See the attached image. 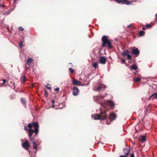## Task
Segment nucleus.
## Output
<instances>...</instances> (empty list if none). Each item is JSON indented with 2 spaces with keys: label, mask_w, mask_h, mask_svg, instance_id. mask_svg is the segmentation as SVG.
Wrapping results in <instances>:
<instances>
[{
  "label": "nucleus",
  "mask_w": 157,
  "mask_h": 157,
  "mask_svg": "<svg viewBox=\"0 0 157 157\" xmlns=\"http://www.w3.org/2000/svg\"><path fill=\"white\" fill-rule=\"evenodd\" d=\"M28 127L29 128L28 132L30 140L32 142L33 149H36L37 147L35 142L34 137L39 132V125L37 122H32L28 124Z\"/></svg>",
  "instance_id": "obj_1"
},
{
  "label": "nucleus",
  "mask_w": 157,
  "mask_h": 157,
  "mask_svg": "<svg viewBox=\"0 0 157 157\" xmlns=\"http://www.w3.org/2000/svg\"><path fill=\"white\" fill-rule=\"evenodd\" d=\"M101 40L102 42V47H105L110 49H112L113 48V46L110 41L108 39L107 36H103Z\"/></svg>",
  "instance_id": "obj_2"
},
{
  "label": "nucleus",
  "mask_w": 157,
  "mask_h": 157,
  "mask_svg": "<svg viewBox=\"0 0 157 157\" xmlns=\"http://www.w3.org/2000/svg\"><path fill=\"white\" fill-rule=\"evenodd\" d=\"M108 116L106 115L105 112V111L100 114H99V120L103 121V123H105L106 124H107L108 121L106 120Z\"/></svg>",
  "instance_id": "obj_3"
},
{
  "label": "nucleus",
  "mask_w": 157,
  "mask_h": 157,
  "mask_svg": "<svg viewBox=\"0 0 157 157\" xmlns=\"http://www.w3.org/2000/svg\"><path fill=\"white\" fill-rule=\"evenodd\" d=\"M121 55L124 57L127 56V58L128 60H131L132 59V56L129 54V51L128 50L123 51L121 53Z\"/></svg>",
  "instance_id": "obj_4"
},
{
  "label": "nucleus",
  "mask_w": 157,
  "mask_h": 157,
  "mask_svg": "<svg viewBox=\"0 0 157 157\" xmlns=\"http://www.w3.org/2000/svg\"><path fill=\"white\" fill-rule=\"evenodd\" d=\"M116 2L117 3H121L122 4H125L127 5H132V2L127 0H116Z\"/></svg>",
  "instance_id": "obj_5"
},
{
  "label": "nucleus",
  "mask_w": 157,
  "mask_h": 157,
  "mask_svg": "<svg viewBox=\"0 0 157 157\" xmlns=\"http://www.w3.org/2000/svg\"><path fill=\"white\" fill-rule=\"evenodd\" d=\"M21 145L22 147L26 150H28L30 147L29 143L28 140H26L24 143H22Z\"/></svg>",
  "instance_id": "obj_6"
},
{
  "label": "nucleus",
  "mask_w": 157,
  "mask_h": 157,
  "mask_svg": "<svg viewBox=\"0 0 157 157\" xmlns=\"http://www.w3.org/2000/svg\"><path fill=\"white\" fill-rule=\"evenodd\" d=\"M79 91L77 87H74L73 88V94L75 96L77 95L79 93Z\"/></svg>",
  "instance_id": "obj_7"
},
{
  "label": "nucleus",
  "mask_w": 157,
  "mask_h": 157,
  "mask_svg": "<svg viewBox=\"0 0 157 157\" xmlns=\"http://www.w3.org/2000/svg\"><path fill=\"white\" fill-rule=\"evenodd\" d=\"M132 53L137 56L140 54V51L137 48H136L135 49H133L132 50Z\"/></svg>",
  "instance_id": "obj_8"
},
{
  "label": "nucleus",
  "mask_w": 157,
  "mask_h": 157,
  "mask_svg": "<svg viewBox=\"0 0 157 157\" xmlns=\"http://www.w3.org/2000/svg\"><path fill=\"white\" fill-rule=\"evenodd\" d=\"M117 117V116L114 113H111L109 115V119L110 121L115 120Z\"/></svg>",
  "instance_id": "obj_9"
},
{
  "label": "nucleus",
  "mask_w": 157,
  "mask_h": 157,
  "mask_svg": "<svg viewBox=\"0 0 157 157\" xmlns=\"http://www.w3.org/2000/svg\"><path fill=\"white\" fill-rule=\"evenodd\" d=\"M107 61L106 58L104 57L101 56L99 59V62L102 64H105Z\"/></svg>",
  "instance_id": "obj_10"
},
{
  "label": "nucleus",
  "mask_w": 157,
  "mask_h": 157,
  "mask_svg": "<svg viewBox=\"0 0 157 157\" xmlns=\"http://www.w3.org/2000/svg\"><path fill=\"white\" fill-rule=\"evenodd\" d=\"M105 88L106 86L104 84L99 83V91L101 90L103 91L105 90Z\"/></svg>",
  "instance_id": "obj_11"
},
{
  "label": "nucleus",
  "mask_w": 157,
  "mask_h": 157,
  "mask_svg": "<svg viewBox=\"0 0 157 157\" xmlns=\"http://www.w3.org/2000/svg\"><path fill=\"white\" fill-rule=\"evenodd\" d=\"M157 99V93H154L149 98L148 100L151 99Z\"/></svg>",
  "instance_id": "obj_12"
},
{
  "label": "nucleus",
  "mask_w": 157,
  "mask_h": 157,
  "mask_svg": "<svg viewBox=\"0 0 157 157\" xmlns=\"http://www.w3.org/2000/svg\"><path fill=\"white\" fill-rule=\"evenodd\" d=\"M72 83L74 85H80L81 83V82L75 79H74L73 80Z\"/></svg>",
  "instance_id": "obj_13"
},
{
  "label": "nucleus",
  "mask_w": 157,
  "mask_h": 157,
  "mask_svg": "<svg viewBox=\"0 0 157 157\" xmlns=\"http://www.w3.org/2000/svg\"><path fill=\"white\" fill-rule=\"evenodd\" d=\"M130 149H127L125 148L124 149L123 151L125 155L127 156L130 152Z\"/></svg>",
  "instance_id": "obj_14"
},
{
  "label": "nucleus",
  "mask_w": 157,
  "mask_h": 157,
  "mask_svg": "<svg viewBox=\"0 0 157 157\" xmlns=\"http://www.w3.org/2000/svg\"><path fill=\"white\" fill-rule=\"evenodd\" d=\"M33 60L32 58H30L29 57L28 58L27 61V64L29 65V66H30L31 65L33 61Z\"/></svg>",
  "instance_id": "obj_15"
},
{
  "label": "nucleus",
  "mask_w": 157,
  "mask_h": 157,
  "mask_svg": "<svg viewBox=\"0 0 157 157\" xmlns=\"http://www.w3.org/2000/svg\"><path fill=\"white\" fill-rule=\"evenodd\" d=\"M21 101L25 107H26V101L24 98H21Z\"/></svg>",
  "instance_id": "obj_16"
},
{
  "label": "nucleus",
  "mask_w": 157,
  "mask_h": 157,
  "mask_svg": "<svg viewBox=\"0 0 157 157\" xmlns=\"http://www.w3.org/2000/svg\"><path fill=\"white\" fill-rule=\"evenodd\" d=\"M91 117L92 119H94L95 120H98V114H95L94 115L92 114L91 115Z\"/></svg>",
  "instance_id": "obj_17"
},
{
  "label": "nucleus",
  "mask_w": 157,
  "mask_h": 157,
  "mask_svg": "<svg viewBox=\"0 0 157 157\" xmlns=\"http://www.w3.org/2000/svg\"><path fill=\"white\" fill-rule=\"evenodd\" d=\"M96 85H97V84L94 83L93 85L94 87L93 88V89L94 91H98V86Z\"/></svg>",
  "instance_id": "obj_18"
},
{
  "label": "nucleus",
  "mask_w": 157,
  "mask_h": 157,
  "mask_svg": "<svg viewBox=\"0 0 157 157\" xmlns=\"http://www.w3.org/2000/svg\"><path fill=\"white\" fill-rule=\"evenodd\" d=\"M146 140V137L145 136H141V141L142 143H144Z\"/></svg>",
  "instance_id": "obj_19"
},
{
  "label": "nucleus",
  "mask_w": 157,
  "mask_h": 157,
  "mask_svg": "<svg viewBox=\"0 0 157 157\" xmlns=\"http://www.w3.org/2000/svg\"><path fill=\"white\" fill-rule=\"evenodd\" d=\"M141 78L140 77H138L136 78H134V81L136 82H138L140 81L141 80Z\"/></svg>",
  "instance_id": "obj_20"
},
{
  "label": "nucleus",
  "mask_w": 157,
  "mask_h": 157,
  "mask_svg": "<svg viewBox=\"0 0 157 157\" xmlns=\"http://www.w3.org/2000/svg\"><path fill=\"white\" fill-rule=\"evenodd\" d=\"M131 69L135 70L137 69V67L135 64H134L131 67Z\"/></svg>",
  "instance_id": "obj_21"
},
{
  "label": "nucleus",
  "mask_w": 157,
  "mask_h": 157,
  "mask_svg": "<svg viewBox=\"0 0 157 157\" xmlns=\"http://www.w3.org/2000/svg\"><path fill=\"white\" fill-rule=\"evenodd\" d=\"M145 33L144 31H141L139 33V36H143L144 34Z\"/></svg>",
  "instance_id": "obj_22"
},
{
  "label": "nucleus",
  "mask_w": 157,
  "mask_h": 157,
  "mask_svg": "<svg viewBox=\"0 0 157 157\" xmlns=\"http://www.w3.org/2000/svg\"><path fill=\"white\" fill-rule=\"evenodd\" d=\"M98 65V63L97 62H94L93 63V66L95 67V68H96L97 67V66Z\"/></svg>",
  "instance_id": "obj_23"
},
{
  "label": "nucleus",
  "mask_w": 157,
  "mask_h": 157,
  "mask_svg": "<svg viewBox=\"0 0 157 157\" xmlns=\"http://www.w3.org/2000/svg\"><path fill=\"white\" fill-rule=\"evenodd\" d=\"M109 103L111 107H113V106L114 104L113 103L112 101H110L109 102Z\"/></svg>",
  "instance_id": "obj_24"
},
{
  "label": "nucleus",
  "mask_w": 157,
  "mask_h": 157,
  "mask_svg": "<svg viewBox=\"0 0 157 157\" xmlns=\"http://www.w3.org/2000/svg\"><path fill=\"white\" fill-rule=\"evenodd\" d=\"M94 100L96 101L97 103L98 102V98L97 96H94Z\"/></svg>",
  "instance_id": "obj_25"
},
{
  "label": "nucleus",
  "mask_w": 157,
  "mask_h": 157,
  "mask_svg": "<svg viewBox=\"0 0 157 157\" xmlns=\"http://www.w3.org/2000/svg\"><path fill=\"white\" fill-rule=\"evenodd\" d=\"M45 87L49 90H50L51 89V87H50V85L49 84H47Z\"/></svg>",
  "instance_id": "obj_26"
},
{
  "label": "nucleus",
  "mask_w": 157,
  "mask_h": 157,
  "mask_svg": "<svg viewBox=\"0 0 157 157\" xmlns=\"http://www.w3.org/2000/svg\"><path fill=\"white\" fill-rule=\"evenodd\" d=\"M69 70L70 72L71 73H73L74 72V70L71 68H69Z\"/></svg>",
  "instance_id": "obj_27"
},
{
  "label": "nucleus",
  "mask_w": 157,
  "mask_h": 157,
  "mask_svg": "<svg viewBox=\"0 0 157 157\" xmlns=\"http://www.w3.org/2000/svg\"><path fill=\"white\" fill-rule=\"evenodd\" d=\"M146 26L147 28H150L151 27L152 25L150 24H148L146 25Z\"/></svg>",
  "instance_id": "obj_28"
},
{
  "label": "nucleus",
  "mask_w": 157,
  "mask_h": 157,
  "mask_svg": "<svg viewBox=\"0 0 157 157\" xmlns=\"http://www.w3.org/2000/svg\"><path fill=\"white\" fill-rule=\"evenodd\" d=\"M121 61H122L124 64H126V62L125 61V59L124 58H122L121 59Z\"/></svg>",
  "instance_id": "obj_29"
},
{
  "label": "nucleus",
  "mask_w": 157,
  "mask_h": 157,
  "mask_svg": "<svg viewBox=\"0 0 157 157\" xmlns=\"http://www.w3.org/2000/svg\"><path fill=\"white\" fill-rule=\"evenodd\" d=\"M21 31H22L24 30V29L22 27H20L18 28Z\"/></svg>",
  "instance_id": "obj_30"
},
{
  "label": "nucleus",
  "mask_w": 157,
  "mask_h": 157,
  "mask_svg": "<svg viewBox=\"0 0 157 157\" xmlns=\"http://www.w3.org/2000/svg\"><path fill=\"white\" fill-rule=\"evenodd\" d=\"M22 44L23 43L22 42H21L19 43V46L21 48H22Z\"/></svg>",
  "instance_id": "obj_31"
},
{
  "label": "nucleus",
  "mask_w": 157,
  "mask_h": 157,
  "mask_svg": "<svg viewBox=\"0 0 157 157\" xmlns=\"http://www.w3.org/2000/svg\"><path fill=\"white\" fill-rule=\"evenodd\" d=\"M44 93H45V96L47 97L48 96V92L46 90L44 91Z\"/></svg>",
  "instance_id": "obj_32"
},
{
  "label": "nucleus",
  "mask_w": 157,
  "mask_h": 157,
  "mask_svg": "<svg viewBox=\"0 0 157 157\" xmlns=\"http://www.w3.org/2000/svg\"><path fill=\"white\" fill-rule=\"evenodd\" d=\"M130 157H135L134 153H131V154L130 155Z\"/></svg>",
  "instance_id": "obj_33"
},
{
  "label": "nucleus",
  "mask_w": 157,
  "mask_h": 157,
  "mask_svg": "<svg viewBox=\"0 0 157 157\" xmlns=\"http://www.w3.org/2000/svg\"><path fill=\"white\" fill-rule=\"evenodd\" d=\"M24 129L25 131H27V130L28 131V130L29 129H28V128H27L26 127V126H24Z\"/></svg>",
  "instance_id": "obj_34"
},
{
  "label": "nucleus",
  "mask_w": 157,
  "mask_h": 157,
  "mask_svg": "<svg viewBox=\"0 0 157 157\" xmlns=\"http://www.w3.org/2000/svg\"><path fill=\"white\" fill-rule=\"evenodd\" d=\"M59 90V89L58 87H57L56 88L55 90H54L56 91H58Z\"/></svg>",
  "instance_id": "obj_35"
},
{
  "label": "nucleus",
  "mask_w": 157,
  "mask_h": 157,
  "mask_svg": "<svg viewBox=\"0 0 157 157\" xmlns=\"http://www.w3.org/2000/svg\"><path fill=\"white\" fill-rule=\"evenodd\" d=\"M5 7V5H2L1 4H0V7Z\"/></svg>",
  "instance_id": "obj_36"
},
{
  "label": "nucleus",
  "mask_w": 157,
  "mask_h": 157,
  "mask_svg": "<svg viewBox=\"0 0 157 157\" xmlns=\"http://www.w3.org/2000/svg\"><path fill=\"white\" fill-rule=\"evenodd\" d=\"M99 97L101 99H103L104 98V96H103L100 95L99 96Z\"/></svg>",
  "instance_id": "obj_37"
},
{
  "label": "nucleus",
  "mask_w": 157,
  "mask_h": 157,
  "mask_svg": "<svg viewBox=\"0 0 157 157\" xmlns=\"http://www.w3.org/2000/svg\"><path fill=\"white\" fill-rule=\"evenodd\" d=\"M126 156H127L126 155H120L119 157H126Z\"/></svg>",
  "instance_id": "obj_38"
},
{
  "label": "nucleus",
  "mask_w": 157,
  "mask_h": 157,
  "mask_svg": "<svg viewBox=\"0 0 157 157\" xmlns=\"http://www.w3.org/2000/svg\"><path fill=\"white\" fill-rule=\"evenodd\" d=\"M132 25H129L128 26V28H129L130 27H132Z\"/></svg>",
  "instance_id": "obj_39"
},
{
  "label": "nucleus",
  "mask_w": 157,
  "mask_h": 157,
  "mask_svg": "<svg viewBox=\"0 0 157 157\" xmlns=\"http://www.w3.org/2000/svg\"><path fill=\"white\" fill-rule=\"evenodd\" d=\"M52 102L53 104H54L55 103V101L54 100H52Z\"/></svg>",
  "instance_id": "obj_40"
},
{
  "label": "nucleus",
  "mask_w": 157,
  "mask_h": 157,
  "mask_svg": "<svg viewBox=\"0 0 157 157\" xmlns=\"http://www.w3.org/2000/svg\"><path fill=\"white\" fill-rule=\"evenodd\" d=\"M25 80H26V78H25V76H24V78H23V81L24 82H25Z\"/></svg>",
  "instance_id": "obj_41"
},
{
  "label": "nucleus",
  "mask_w": 157,
  "mask_h": 157,
  "mask_svg": "<svg viewBox=\"0 0 157 157\" xmlns=\"http://www.w3.org/2000/svg\"><path fill=\"white\" fill-rule=\"evenodd\" d=\"M2 81H3V82H4V83H5L6 82V80H5V79H3V80H2Z\"/></svg>",
  "instance_id": "obj_42"
},
{
  "label": "nucleus",
  "mask_w": 157,
  "mask_h": 157,
  "mask_svg": "<svg viewBox=\"0 0 157 157\" xmlns=\"http://www.w3.org/2000/svg\"><path fill=\"white\" fill-rule=\"evenodd\" d=\"M155 17H156V19L157 20V13L155 15Z\"/></svg>",
  "instance_id": "obj_43"
},
{
  "label": "nucleus",
  "mask_w": 157,
  "mask_h": 157,
  "mask_svg": "<svg viewBox=\"0 0 157 157\" xmlns=\"http://www.w3.org/2000/svg\"><path fill=\"white\" fill-rule=\"evenodd\" d=\"M142 29L143 30H145V29H146V28L144 27H143L142 28Z\"/></svg>",
  "instance_id": "obj_44"
},
{
  "label": "nucleus",
  "mask_w": 157,
  "mask_h": 157,
  "mask_svg": "<svg viewBox=\"0 0 157 157\" xmlns=\"http://www.w3.org/2000/svg\"><path fill=\"white\" fill-rule=\"evenodd\" d=\"M55 106V105H54V104H53L52 105V107H54Z\"/></svg>",
  "instance_id": "obj_45"
},
{
  "label": "nucleus",
  "mask_w": 157,
  "mask_h": 157,
  "mask_svg": "<svg viewBox=\"0 0 157 157\" xmlns=\"http://www.w3.org/2000/svg\"><path fill=\"white\" fill-rule=\"evenodd\" d=\"M4 82H3L1 84V85H2H2H4Z\"/></svg>",
  "instance_id": "obj_46"
},
{
  "label": "nucleus",
  "mask_w": 157,
  "mask_h": 157,
  "mask_svg": "<svg viewBox=\"0 0 157 157\" xmlns=\"http://www.w3.org/2000/svg\"><path fill=\"white\" fill-rule=\"evenodd\" d=\"M29 68V67H28V68H27V69H28Z\"/></svg>",
  "instance_id": "obj_47"
},
{
  "label": "nucleus",
  "mask_w": 157,
  "mask_h": 157,
  "mask_svg": "<svg viewBox=\"0 0 157 157\" xmlns=\"http://www.w3.org/2000/svg\"><path fill=\"white\" fill-rule=\"evenodd\" d=\"M16 0H14V1H15Z\"/></svg>",
  "instance_id": "obj_48"
}]
</instances>
